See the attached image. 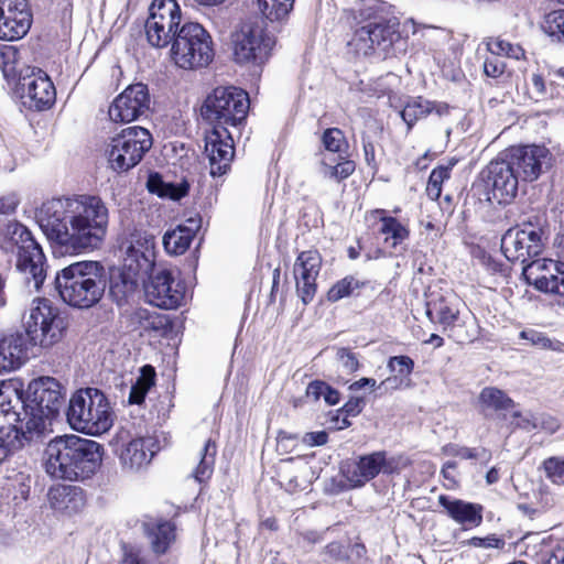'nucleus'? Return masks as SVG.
I'll return each instance as SVG.
<instances>
[{
  "label": "nucleus",
  "mask_w": 564,
  "mask_h": 564,
  "mask_svg": "<svg viewBox=\"0 0 564 564\" xmlns=\"http://www.w3.org/2000/svg\"><path fill=\"white\" fill-rule=\"evenodd\" d=\"M36 220L48 241L62 253L78 254L101 246L109 212L98 196L53 198L42 204Z\"/></svg>",
  "instance_id": "1"
},
{
  "label": "nucleus",
  "mask_w": 564,
  "mask_h": 564,
  "mask_svg": "<svg viewBox=\"0 0 564 564\" xmlns=\"http://www.w3.org/2000/svg\"><path fill=\"white\" fill-rule=\"evenodd\" d=\"M102 458L99 443L64 435L50 441L44 452L45 471L56 479L84 480L96 473Z\"/></svg>",
  "instance_id": "2"
},
{
  "label": "nucleus",
  "mask_w": 564,
  "mask_h": 564,
  "mask_svg": "<svg viewBox=\"0 0 564 564\" xmlns=\"http://www.w3.org/2000/svg\"><path fill=\"white\" fill-rule=\"evenodd\" d=\"M359 26L348 42L349 52L355 56L369 57L386 54L399 39V22L390 17L387 3L367 0L358 10Z\"/></svg>",
  "instance_id": "3"
},
{
  "label": "nucleus",
  "mask_w": 564,
  "mask_h": 564,
  "mask_svg": "<svg viewBox=\"0 0 564 564\" xmlns=\"http://www.w3.org/2000/svg\"><path fill=\"white\" fill-rule=\"evenodd\" d=\"M108 284L105 267L98 261H77L56 273L55 285L64 303L90 308L104 297Z\"/></svg>",
  "instance_id": "4"
},
{
  "label": "nucleus",
  "mask_w": 564,
  "mask_h": 564,
  "mask_svg": "<svg viewBox=\"0 0 564 564\" xmlns=\"http://www.w3.org/2000/svg\"><path fill=\"white\" fill-rule=\"evenodd\" d=\"M70 427L88 435H100L113 423V412L102 391L96 388L78 390L70 399L67 410Z\"/></svg>",
  "instance_id": "5"
},
{
  "label": "nucleus",
  "mask_w": 564,
  "mask_h": 564,
  "mask_svg": "<svg viewBox=\"0 0 564 564\" xmlns=\"http://www.w3.org/2000/svg\"><path fill=\"white\" fill-rule=\"evenodd\" d=\"M248 94L237 87H217L204 101L202 117L213 127L228 129L240 126L249 109Z\"/></svg>",
  "instance_id": "6"
},
{
  "label": "nucleus",
  "mask_w": 564,
  "mask_h": 564,
  "mask_svg": "<svg viewBox=\"0 0 564 564\" xmlns=\"http://www.w3.org/2000/svg\"><path fill=\"white\" fill-rule=\"evenodd\" d=\"M171 58L184 69L207 66L214 58L212 36L199 23L182 24L172 42Z\"/></svg>",
  "instance_id": "7"
},
{
  "label": "nucleus",
  "mask_w": 564,
  "mask_h": 564,
  "mask_svg": "<svg viewBox=\"0 0 564 564\" xmlns=\"http://www.w3.org/2000/svg\"><path fill=\"white\" fill-rule=\"evenodd\" d=\"M10 241L17 246V270L25 283L39 290L46 278V258L31 231L22 224H10L7 228Z\"/></svg>",
  "instance_id": "8"
},
{
  "label": "nucleus",
  "mask_w": 564,
  "mask_h": 564,
  "mask_svg": "<svg viewBox=\"0 0 564 564\" xmlns=\"http://www.w3.org/2000/svg\"><path fill=\"white\" fill-rule=\"evenodd\" d=\"M231 41L235 61L239 64H264L275 45V37L267 30L262 19L241 23L232 33Z\"/></svg>",
  "instance_id": "9"
},
{
  "label": "nucleus",
  "mask_w": 564,
  "mask_h": 564,
  "mask_svg": "<svg viewBox=\"0 0 564 564\" xmlns=\"http://www.w3.org/2000/svg\"><path fill=\"white\" fill-rule=\"evenodd\" d=\"M153 144L152 135L145 128L133 126L121 130L110 139L106 155L111 170L128 172L137 166Z\"/></svg>",
  "instance_id": "10"
},
{
  "label": "nucleus",
  "mask_w": 564,
  "mask_h": 564,
  "mask_svg": "<svg viewBox=\"0 0 564 564\" xmlns=\"http://www.w3.org/2000/svg\"><path fill=\"white\" fill-rule=\"evenodd\" d=\"M65 328V321L52 301L48 299L32 301L24 334L32 345L50 348L62 339Z\"/></svg>",
  "instance_id": "11"
},
{
  "label": "nucleus",
  "mask_w": 564,
  "mask_h": 564,
  "mask_svg": "<svg viewBox=\"0 0 564 564\" xmlns=\"http://www.w3.org/2000/svg\"><path fill=\"white\" fill-rule=\"evenodd\" d=\"M13 409L10 400L0 402V421L4 424L7 431L10 430V436L17 434L21 448L25 444L41 442L53 417L25 406V423L18 426L17 423L20 422V416Z\"/></svg>",
  "instance_id": "12"
},
{
  "label": "nucleus",
  "mask_w": 564,
  "mask_h": 564,
  "mask_svg": "<svg viewBox=\"0 0 564 564\" xmlns=\"http://www.w3.org/2000/svg\"><path fill=\"white\" fill-rule=\"evenodd\" d=\"M144 294L148 303L163 310H175L184 301L185 285L165 268H154L147 274Z\"/></svg>",
  "instance_id": "13"
},
{
  "label": "nucleus",
  "mask_w": 564,
  "mask_h": 564,
  "mask_svg": "<svg viewBox=\"0 0 564 564\" xmlns=\"http://www.w3.org/2000/svg\"><path fill=\"white\" fill-rule=\"evenodd\" d=\"M542 230L532 225L510 228L501 238V251L510 262L528 264L543 251Z\"/></svg>",
  "instance_id": "14"
},
{
  "label": "nucleus",
  "mask_w": 564,
  "mask_h": 564,
  "mask_svg": "<svg viewBox=\"0 0 564 564\" xmlns=\"http://www.w3.org/2000/svg\"><path fill=\"white\" fill-rule=\"evenodd\" d=\"M120 248L124 250V267L135 278H143L153 267L154 237L145 231L128 229Z\"/></svg>",
  "instance_id": "15"
},
{
  "label": "nucleus",
  "mask_w": 564,
  "mask_h": 564,
  "mask_svg": "<svg viewBox=\"0 0 564 564\" xmlns=\"http://www.w3.org/2000/svg\"><path fill=\"white\" fill-rule=\"evenodd\" d=\"M18 88L26 98L30 108L44 110L50 108L56 98L55 87L41 68L26 66L19 70Z\"/></svg>",
  "instance_id": "16"
},
{
  "label": "nucleus",
  "mask_w": 564,
  "mask_h": 564,
  "mask_svg": "<svg viewBox=\"0 0 564 564\" xmlns=\"http://www.w3.org/2000/svg\"><path fill=\"white\" fill-rule=\"evenodd\" d=\"M516 167L520 178L533 182L552 166L553 156L544 145H524L511 148L505 152Z\"/></svg>",
  "instance_id": "17"
},
{
  "label": "nucleus",
  "mask_w": 564,
  "mask_h": 564,
  "mask_svg": "<svg viewBox=\"0 0 564 564\" xmlns=\"http://www.w3.org/2000/svg\"><path fill=\"white\" fill-rule=\"evenodd\" d=\"M150 94L143 83L129 85L109 106L111 121L128 123L139 119L150 109Z\"/></svg>",
  "instance_id": "18"
},
{
  "label": "nucleus",
  "mask_w": 564,
  "mask_h": 564,
  "mask_svg": "<svg viewBox=\"0 0 564 564\" xmlns=\"http://www.w3.org/2000/svg\"><path fill=\"white\" fill-rule=\"evenodd\" d=\"M485 173L486 184L500 204H507L516 197L521 178L505 152L487 165Z\"/></svg>",
  "instance_id": "19"
},
{
  "label": "nucleus",
  "mask_w": 564,
  "mask_h": 564,
  "mask_svg": "<svg viewBox=\"0 0 564 564\" xmlns=\"http://www.w3.org/2000/svg\"><path fill=\"white\" fill-rule=\"evenodd\" d=\"M522 275L536 290L564 296V262L552 259L532 260L523 265Z\"/></svg>",
  "instance_id": "20"
},
{
  "label": "nucleus",
  "mask_w": 564,
  "mask_h": 564,
  "mask_svg": "<svg viewBox=\"0 0 564 564\" xmlns=\"http://www.w3.org/2000/svg\"><path fill=\"white\" fill-rule=\"evenodd\" d=\"M32 22L33 13L28 0H0V40L24 37Z\"/></svg>",
  "instance_id": "21"
},
{
  "label": "nucleus",
  "mask_w": 564,
  "mask_h": 564,
  "mask_svg": "<svg viewBox=\"0 0 564 564\" xmlns=\"http://www.w3.org/2000/svg\"><path fill=\"white\" fill-rule=\"evenodd\" d=\"M205 154L209 161L212 176L227 173L235 155L234 140L228 129L213 127L205 133Z\"/></svg>",
  "instance_id": "22"
},
{
  "label": "nucleus",
  "mask_w": 564,
  "mask_h": 564,
  "mask_svg": "<svg viewBox=\"0 0 564 564\" xmlns=\"http://www.w3.org/2000/svg\"><path fill=\"white\" fill-rule=\"evenodd\" d=\"M28 409H34L41 413L54 417L64 401L62 386L52 377H40L30 382Z\"/></svg>",
  "instance_id": "23"
},
{
  "label": "nucleus",
  "mask_w": 564,
  "mask_h": 564,
  "mask_svg": "<svg viewBox=\"0 0 564 564\" xmlns=\"http://www.w3.org/2000/svg\"><path fill=\"white\" fill-rule=\"evenodd\" d=\"M322 268V257L317 250L302 251L293 265L296 293L304 305L311 303L316 294V279Z\"/></svg>",
  "instance_id": "24"
},
{
  "label": "nucleus",
  "mask_w": 564,
  "mask_h": 564,
  "mask_svg": "<svg viewBox=\"0 0 564 564\" xmlns=\"http://www.w3.org/2000/svg\"><path fill=\"white\" fill-rule=\"evenodd\" d=\"M322 268V257L317 250L302 251L293 265L296 293L304 305L311 303L316 294V279Z\"/></svg>",
  "instance_id": "25"
},
{
  "label": "nucleus",
  "mask_w": 564,
  "mask_h": 564,
  "mask_svg": "<svg viewBox=\"0 0 564 564\" xmlns=\"http://www.w3.org/2000/svg\"><path fill=\"white\" fill-rule=\"evenodd\" d=\"M395 470L394 459H387L386 452H375L360 456L357 462L348 464L344 474L352 487H361L378 476L380 471L392 474Z\"/></svg>",
  "instance_id": "26"
},
{
  "label": "nucleus",
  "mask_w": 564,
  "mask_h": 564,
  "mask_svg": "<svg viewBox=\"0 0 564 564\" xmlns=\"http://www.w3.org/2000/svg\"><path fill=\"white\" fill-rule=\"evenodd\" d=\"M29 339L15 332L0 338V373L21 368L29 359Z\"/></svg>",
  "instance_id": "27"
},
{
  "label": "nucleus",
  "mask_w": 564,
  "mask_h": 564,
  "mask_svg": "<svg viewBox=\"0 0 564 564\" xmlns=\"http://www.w3.org/2000/svg\"><path fill=\"white\" fill-rule=\"evenodd\" d=\"M438 503L453 521L465 529L478 527L482 522L484 508L479 503L451 498L445 495L438 496Z\"/></svg>",
  "instance_id": "28"
},
{
  "label": "nucleus",
  "mask_w": 564,
  "mask_h": 564,
  "mask_svg": "<svg viewBox=\"0 0 564 564\" xmlns=\"http://www.w3.org/2000/svg\"><path fill=\"white\" fill-rule=\"evenodd\" d=\"M153 445L152 438L140 437L130 441L120 454L122 466L130 470H139L147 466L154 456Z\"/></svg>",
  "instance_id": "29"
},
{
  "label": "nucleus",
  "mask_w": 564,
  "mask_h": 564,
  "mask_svg": "<svg viewBox=\"0 0 564 564\" xmlns=\"http://www.w3.org/2000/svg\"><path fill=\"white\" fill-rule=\"evenodd\" d=\"M143 530L152 551L158 555L164 554L175 541V525L171 521L145 522Z\"/></svg>",
  "instance_id": "30"
},
{
  "label": "nucleus",
  "mask_w": 564,
  "mask_h": 564,
  "mask_svg": "<svg viewBox=\"0 0 564 564\" xmlns=\"http://www.w3.org/2000/svg\"><path fill=\"white\" fill-rule=\"evenodd\" d=\"M178 32L182 20L181 7L175 0H153L148 19Z\"/></svg>",
  "instance_id": "31"
},
{
  "label": "nucleus",
  "mask_w": 564,
  "mask_h": 564,
  "mask_svg": "<svg viewBox=\"0 0 564 564\" xmlns=\"http://www.w3.org/2000/svg\"><path fill=\"white\" fill-rule=\"evenodd\" d=\"M2 496L15 505L25 501L31 489V476L24 471L11 470L1 485Z\"/></svg>",
  "instance_id": "32"
},
{
  "label": "nucleus",
  "mask_w": 564,
  "mask_h": 564,
  "mask_svg": "<svg viewBox=\"0 0 564 564\" xmlns=\"http://www.w3.org/2000/svg\"><path fill=\"white\" fill-rule=\"evenodd\" d=\"M425 313L431 322L443 326V332L447 330L459 317V311L442 296L429 300Z\"/></svg>",
  "instance_id": "33"
},
{
  "label": "nucleus",
  "mask_w": 564,
  "mask_h": 564,
  "mask_svg": "<svg viewBox=\"0 0 564 564\" xmlns=\"http://www.w3.org/2000/svg\"><path fill=\"white\" fill-rule=\"evenodd\" d=\"M355 162L346 160L340 154L337 156L324 154L321 160L319 173L324 178L339 183L348 178L355 172Z\"/></svg>",
  "instance_id": "34"
},
{
  "label": "nucleus",
  "mask_w": 564,
  "mask_h": 564,
  "mask_svg": "<svg viewBox=\"0 0 564 564\" xmlns=\"http://www.w3.org/2000/svg\"><path fill=\"white\" fill-rule=\"evenodd\" d=\"M375 213L379 216L381 221L379 231L386 235V241H391L393 248L409 239L410 230L399 219L387 216L384 209H376Z\"/></svg>",
  "instance_id": "35"
},
{
  "label": "nucleus",
  "mask_w": 564,
  "mask_h": 564,
  "mask_svg": "<svg viewBox=\"0 0 564 564\" xmlns=\"http://www.w3.org/2000/svg\"><path fill=\"white\" fill-rule=\"evenodd\" d=\"M478 405L481 412L508 411L513 408V401L505 391L496 387L484 388L478 397Z\"/></svg>",
  "instance_id": "36"
},
{
  "label": "nucleus",
  "mask_w": 564,
  "mask_h": 564,
  "mask_svg": "<svg viewBox=\"0 0 564 564\" xmlns=\"http://www.w3.org/2000/svg\"><path fill=\"white\" fill-rule=\"evenodd\" d=\"M147 187L150 193L156 194L160 197L171 198L174 200L181 199L188 193V184L182 182L178 184L166 183L163 181L159 173L150 174L147 182Z\"/></svg>",
  "instance_id": "37"
},
{
  "label": "nucleus",
  "mask_w": 564,
  "mask_h": 564,
  "mask_svg": "<svg viewBox=\"0 0 564 564\" xmlns=\"http://www.w3.org/2000/svg\"><path fill=\"white\" fill-rule=\"evenodd\" d=\"M82 490L75 486L57 485L48 491V501L53 509L63 511L76 507L77 500L80 498Z\"/></svg>",
  "instance_id": "38"
},
{
  "label": "nucleus",
  "mask_w": 564,
  "mask_h": 564,
  "mask_svg": "<svg viewBox=\"0 0 564 564\" xmlns=\"http://www.w3.org/2000/svg\"><path fill=\"white\" fill-rule=\"evenodd\" d=\"M477 321L471 315L458 317L456 322L445 333L457 344H467L474 341L479 334Z\"/></svg>",
  "instance_id": "39"
},
{
  "label": "nucleus",
  "mask_w": 564,
  "mask_h": 564,
  "mask_svg": "<svg viewBox=\"0 0 564 564\" xmlns=\"http://www.w3.org/2000/svg\"><path fill=\"white\" fill-rule=\"evenodd\" d=\"M215 456L216 444L212 440H207L198 454V465L192 474L195 480L199 484L210 478L214 471Z\"/></svg>",
  "instance_id": "40"
},
{
  "label": "nucleus",
  "mask_w": 564,
  "mask_h": 564,
  "mask_svg": "<svg viewBox=\"0 0 564 564\" xmlns=\"http://www.w3.org/2000/svg\"><path fill=\"white\" fill-rule=\"evenodd\" d=\"M155 371L152 366H143L141 375L137 378L135 382L131 386L129 393L130 404H141L149 390L154 386Z\"/></svg>",
  "instance_id": "41"
},
{
  "label": "nucleus",
  "mask_w": 564,
  "mask_h": 564,
  "mask_svg": "<svg viewBox=\"0 0 564 564\" xmlns=\"http://www.w3.org/2000/svg\"><path fill=\"white\" fill-rule=\"evenodd\" d=\"M144 30L148 43L155 48H163L170 44L172 45L176 33V31L174 32V30L167 26L149 20L145 21Z\"/></svg>",
  "instance_id": "42"
},
{
  "label": "nucleus",
  "mask_w": 564,
  "mask_h": 564,
  "mask_svg": "<svg viewBox=\"0 0 564 564\" xmlns=\"http://www.w3.org/2000/svg\"><path fill=\"white\" fill-rule=\"evenodd\" d=\"M294 0H258L262 15L271 21H283L293 9Z\"/></svg>",
  "instance_id": "43"
},
{
  "label": "nucleus",
  "mask_w": 564,
  "mask_h": 564,
  "mask_svg": "<svg viewBox=\"0 0 564 564\" xmlns=\"http://www.w3.org/2000/svg\"><path fill=\"white\" fill-rule=\"evenodd\" d=\"M520 338L539 349L564 352V343L533 328L522 330Z\"/></svg>",
  "instance_id": "44"
},
{
  "label": "nucleus",
  "mask_w": 564,
  "mask_h": 564,
  "mask_svg": "<svg viewBox=\"0 0 564 564\" xmlns=\"http://www.w3.org/2000/svg\"><path fill=\"white\" fill-rule=\"evenodd\" d=\"M193 238L188 236L180 226L165 232L163 246L166 252L171 254H183L192 242Z\"/></svg>",
  "instance_id": "45"
},
{
  "label": "nucleus",
  "mask_w": 564,
  "mask_h": 564,
  "mask_svg": "<svg viewBox=\"0 0 564 564\" xmlns=\"http://www.w3.org/2000/svg\"><path fill=\"white\" fill-rule=\"evenodd\" d=\"M430 100L424 99L422 97H416L410 100L402 111L400 112L403 121L408 126V130H411L414 123L421 119L430 115Z\"/></svg>",
  "instance_id": "46"
},
{
  "label": "nucleus",
  "mask_w": 564,
  "mask_h": 564,
  "mask_svg": "<svg viewBox=\"0 0 564 564\" xmlns=\"http://www.w3.org/2000/svg\"><path fill=\"white\" fill-rule=\"evenodd\" d=\"M542 30L553 41L564 42V9L547 13L543 20Z\"/></svg>",
  "instance_id": "47"
},
{
  "label": "nucleus",
  "mask_w": 564,
  "mask_h": 564,
  "mask_svg": "<svg viewBox=\"0 0 564 564\" xmlns=\"http://www.w3.org/2000/svg\"><path fill=\"white\" fill-rule=\"evenodd\" d=\"M453 165V163L448 165H440L432 170L426 185V193L430 198L434 200L440 198L442 194V184L445 180L449 178Z\"/></svg>",
  "instance_id": "48"
},
{
  "label": "nucleus",
  "mask_w": 564,
  "mask_h": 564,
  "mask_svg": "<svg viewBox=\"0 0 564 564\" xmlns=\"http://www.w3.org/2000/svg\"><path fill=\"white\" fill-rule=\"evenodd\" d=\"M18 56L19 51L13 45L0 46V67L3 76L9 79H14L18 74Z\"/></svg>",
  "instance_id": "49"
},
{
  "label": "nucleus",
  "mask_w": 564,
  "mask_h": 564,
  "mask_svg": "<svg viewBox=\"0 0 564 564\" xmlns=\"http://www.w3.org/2000/svg\"><path fill=\"white\" fill-rule=\"evenodd\" d=\"M359 281L354 276H345L328 290L327 300L333 303L337 302L346 296H349L354 290L359 289Z\"/></svg>",
  "instance_id": "50"
},
{
  "label": "nucleus",
  "mask_w": 564,
  "mask_h": 564,
  "mask_svg": "<svg viewBox=\"0 0 564 564\" xmlns=\"http://www.w3.org/2000/svg\"><path fill=\"white\" fill-rule=\"evenodd\" d=\"M488 50L491 54L506 55L508 57L520 59L524 56V50L519 44L510 43L502 39H495L488 43Z\"/></svg>",
  "instance_id": "51"
},
{
  "label": "nucleus",
  "mask_w": 564,
  "mask_h": 564,
  "mask_svg": "<svg viewBox=\"0 0 564 564\" xmlns=\"http://www.w3.org/2000/svg\"><path fill=\"white\" fill-rule=\"evenodd\" d=\"M545 477L553 484L564 486V457L552 456L543 462Z\"/></svg>",
  "instance_id": "52"
},
{
  "label": "nucleus",
  "mask_w": 564,
  "mask_h": 564,
  "mask_svg": "<svg viewBox=\"0 0 564 564\" xmlns=\"http://www.w3.org/2000/svg\"><path fill=\"white\" fill-rule=\"evenodd\" d=\"M20 448L21 443L17 434L10 436V430L7 431L4 424L0 421V464Z\"/></svg>",
  "instance_id": "53"
},
{
  "label": "nucleus",
  "mask_w": 564,
  "mask_h": 564,
  "mask_svg": "<svg viewBox=\"0 0 564 564\" xmlns=\"http://www.w3.org/2000/svg\"><path fill=\"white\" fill-rule=\"evenodd\" d=\"M322 140L325 149L333 153H340L346 145L345 135L343 131L337 128L326 129Z\"/></svg>",
  "instance_id": "54"
},
{
  "label": "nucleus",
  "mask_w": 564,
  "mask_h": 564,
  "mask_svg": "<svg viewBox=\"0 0 564 564\" xmlns=\"http://www.w3.org/2000/svg\"><path fill=\"white\" fill-rule=\"evenodd\" d=\"M131 275L130 272L128 276L122 275L121 283L116 282L110 286V294L119 305L127 301L128 294L134 289L135 281Z\"/></svg>",
  "instance_id": "55"
},
{
  "label": "nucleus",
  "mask_w": 564,
  "mask_h": 564,
  "mask_svg": "<svg viewBox=\"0 0 564 564\" xmlns=\"http://www.w3.org/2000/svg\"><path fill=\"white\" fill-rule=\"evenodd\" d=\"M388 369L401 377H408L414 369V361L409 356H393L388 361Z\"/></svg>",
  "instance_id": "56"
},
{
  "label": "nucleus",
  "mask_w": 564,
  "mask_h": 564,
  "mask_svg": "<svg viewBox=\"0 0 564 564\" xmlns=\"http://www.w3.org/2000/svg\"><path fill=\"white\" fill-rule=\"evenodd\" d=\"M336 358L344 371L347 373H352L359 368V360L357 356L351 352L348 348L340 347L337 348Z\"/></svg>",
  "instance_id": "57"
},
{
  "label": "nucleus",
  "mask_w": 564,
  "mask_h": 564,
  "mask_svg": "<svg viewBox=\"0 0 564 564\" xmlns=\"http://www.w3.org/2000/svg\"><path fill=\"white\" fill-rule=\"evenodd\" d=\"M506 69V64L500 59L497 54H491L484 62V73L491 78L500 77Z\"/></svg>",
  "instance_id": "58"
},
{
  "label": "nucleus",
  "mask_w": 564,
  "mask_h": 564,
  "mask_svg": "<svg viewBox=\"0 0 564 564\" xmlns=\"http://www.w3.org/2000/svg\"><path fill=\"white\" fill-rule=\"evenodd\" d=\"M122 558L120 564H147L145 560L141 556V552L138 547L123 543L122 546Z\"/></svg>",
  "instance_id": "59"
},
{
  "label": "nucleus",
  "mask_w": 564,
  "mask_h": 564,
  "mask_svg": "<svg viewBox=\"0 0 564 564\" xmlns=\"http://www.w3.org/2000/svg\"><path fill=\"white\" fill-rule=\"evenodd\" d=\"M442 475L445 479V487L453 489L458 485L457 480V463L448 460L443 465Z\"/></svg>",
  "instance_id": "60"
},
{
  "label": "nucleus",
  "mask_w": 564,
  "mask_h": 564,
  "mask_svg": "<svg viewBox=\"0 0 564 564\" xmlns=\"http://www.w3.org/2000/svg\"><path fill=\"white\" fill-rule=\"evenodd\" d=\"M468 544L469 545H473L475 547H484V549H489V547H496V549H499V547H502L505 542L501 540V539H498L496 536H487V538H471L469 541H468Z\"/></svg>",
  "instance_id": "61"
},
{
  "label": "nucleus",
  "mask_w": 564,
  "mask_h": 564,
  "mask_svg": "<svg viewBox=\"0 0 564 564\" xmlns=\"http://www.w3.org/2000/svg\"><path fill=\"white\" fill-rule=\"evenodd\" d=\"M328 441V434L326 431L308 432L305 433L302 442L308 446H322Z\"/></svg>",
  "instance_id": "62"
},
{
  "label": "nucleus",
  "mask_w": 564,
  "mask_h": 564,
  "mask_svg": "<svg viewBox=\"0 0 564 564\" xmlns=\"http://www.w3.org/2000/svg\"><path fill=\"white\" fill-rule=\"evenodd\" d=\"M20 200L15 194L0 196V214L9 215L15 212Z\"/></svg>",
  "instance_id": "63"
},
{
  "label": "nucleus",
  "mask_w": 564,
  "mask_h": 564,
  "mask_svg": "<svg viewBox=\"0 0 564 564\" xmlns=\"http://www.w3.org/2000/svg\"><path fill=\"white\" fill-rule=\"evenodd\" d=\"M325 390H327V383L316 380L307 386L306 395L307 398L317 401L321 397H324Z\"/></svg>",
  "instance_id": "64"
}]
</instances>
